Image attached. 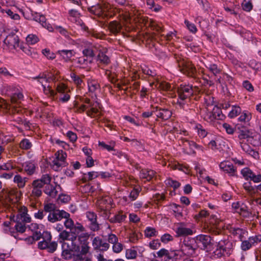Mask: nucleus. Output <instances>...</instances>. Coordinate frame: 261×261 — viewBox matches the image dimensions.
<instances>
[{"label": "nucleus", "instance_id": "nucleus-33", "mask_svg": "<svg viewBox=\"0 0 261 261\" xmlns=\"http://www.w3.org/2000/svg\"><path fill=\"white\" fill-rule=\"evenodd\" d=\"M251 114L247 111L241 112L238 120L241 122H248L251 119Z\"/></svg>", "mask_w": 261, "mask_h": 261}, {"label": "nucleus", "instance_id": "nucleus-24", "mask_svg": "<svg viewBox=\"0 0 261 261\" xmlns=\"http://www.w3.org/2000/svg\"><path fill=\"white\" fill-rule=\"evenodd\" d=\"M58 53L65 62L70 61L75 54L73 50H59L58 51Z\"/></svg>", "mask_w": 261, "mask_h": 261}, {"label": "nucleus", "instance_id": "nucleus-46", "mask_svg": "<svg viewBox=\"0 0 261 261\" xmlns=\"http://www.w3.org/2000/svg\"><path fill=\"white\" fill-rule=\"evenodd\" d=\"M159 88L165 91H170L172 89L171 85L166 82H162L159 83Z\"/></svg>", "mask_w": 261, "mask_h": 261}, {"label": "nucleus", "instance_id": "nucleus-3", "mask_svg": "<svg viewBox=\"0 0 261 261\" xmlns=\"http://www.w3.org/2000/svg\"><path fill=\"white\" fill-rule=\"evenodd\" d=\"M190 85H180L178 88L177 94L178 98L177 101V105L180 108L184 110L188 111L189 109V103L190 102V97L193 95L194 92V89Z\"/></svg>", "mask_w": 261, "mask_h": 261}, {"label": "nucleus", "instance_id": "nucleus-20", "mask_svg": "<svg viewBox=\"0 0 261 261\" xmlns=\"http://www.w3.org/2000/svg\"><path fill=\"white\" fill-rule=\"evenodd\" d=\"M225 116L222 114L220 108L215 106L210 113L208 118L210 121H213L215 119L223 120L225 118Z\"/></svg>", "mask_w": 261, "mask_h": 261}, {"label": "nucleus", "instance_id": "nucleus-40", "mask_svg": "<svg viewBox=\"0 0 261 261\" xmlns=\"http://www.w3.org/2000/svg\"><path fill=\"white\" fill-rule=\"evenodd\" d=\"M16 223L14 226L15 229L17 232L23 233L26 230L25 223L22 222L21 221H13Z\"/></svg>", "mask_w": 261, "mask_h": 261}, {"label": "nucleus", "instance_id": "nucleus-28", "mask_svg": "<svg viewBox=\"0 0 261 261\" xmlns=\"http://www.w3.org/2000/svg\"><path fill=\"white\" fill-rule=\"evenodd\" d=\"M109 29L111 33L114 34H117L120 32L122 29V25L118 21H113L110 22Z\"/></svg>", "mask_w": 261, "mask_h": 261}, {"label": "nucleus", "instance_id": "nucleus-31", "mask_svg": "<svg viewBox=\"0 0 261 261\" xmlns=\"http://www.w3.org/2000/svg\"><path fill=\"white\" fill-rule=\"evenodd\" d=\"M31 13V17H26L28 19H32L34 21L38 22L39 23H41V22H44L45 20V16L43 15H41L36 12H34L32 10L30 11Z\"/></svg>", "mask_w": 261, "mask_h": 261}, {"label": "nucleus", "instance_id": "nucleus-30", "mask_svg": "<svg viewBox=\"0 0 261 261\" xmlns=\"http://www.w3.org/2000/svg\"><path fill=\"white\" fill-rule=\"evenodd\" d=\"M28 179L27 177H22L19 174H16L14 177L13 181L19 188H23L24 187Z\"/></svg>", "mask_w": 261, "mask_h": 261}, {"label": "nucleus", "instance_id": "nucleus-16", "mask_svg": "<svg viewBox=\"0 0 261 261\" xmlns=\"http://www.w3.org/2000/svg\"><path fill=\"white\" fill-rule=\"evenodd\" d=\"M86 217L90 222L89 227L92 231H97L99 229V224L97 222V216L95 213L92 212H87Z\"/></svg>", "mask_w": 261, "mask_h": 261}, {"label": "nucleus", "instance_id": "nucleus-64", "mask_svg": "<svg viewBox=\"0 0 261 261\" xmlns=\"http://www.w3.org/2000/svg\"><path fill=\"white\" fill-rule=\"evenodd\" d=\"M57 209L56 208V206L54 204L49 203H47L44 206V211L45 212L50 213L53 211H56Z\"/></svg>", "mask_w": 261, "mask_h": 261}, {"label": "nucleus", "instance_id": "nucleus-9", "mask_svg": "<svg viewBox=\"0 0 261 261\" xmlns=\"http://www.w3.org/2000/svg\"><path fill=\"white\" fill-rule=\"evenodd\" d=\"M11 221H21L23 223H30L31 218L28 214V209L24 206H21L18 209V213L16 215H12L10 217Z\"/></svg>", "mask_w": 261, "mask_h": 261}, {"label": "nucleus", "instance_id": "nucleus-5", "mask_svg": "<svg viewBox=\"0 0 261 261\" xmlns=\"http://www.w3.org/2000/svg\"><path fill=\"white\" fill-rule=\"evenodd\" d=\"M197 248V244L194 238H187L184 240L181 246V251L188 256L193 255Z\"/></svg>", "mask_w": 261, "mask_h": 261}, {"label": "nucleus", "instance_id": "nucleus-1", "mask_svg": "<svg viewBox=\"0 0 261 261\" xmlns=\"http://www.w3.org/2000/svg\"><path fill=\"white\" fill-rule=\"evenodd\" d=\"M88 239L89 235L83 233L79 236L77 240L73 241V244L72 241H70V244L63 242V256L65 259L70 258L71 256L70 251H72L77 252L73 257L74 261H91L88 257L90 249Z\"/></svg>", "mask_w": 261, "mask_h": 261}, {"label": "nucleus", "instance_id": "nucleus-57", "mask_svg": "<svg viewBox=\"0 0 261 261\" xmlns=\"http://www.w3.org/2000/svg\"><path fill=\"white\" fill-rule=\"evenodd\" d=\"M243 186L244 189L249 194L254 193L255 188L252 186L251 182H245Z\"/></svg>", "mask_w": 261, "mask_h": 261}, {"label": "nucleus", "instance_id": "nucleus-34", "mask_svg": "<svg viewBox=\"0 0 261 261\" xmlns=\"http://www.w3.org/2000/svg\"><path fill=\"white\" fill-rule=\"evenodd\" d=\"M97 60L99 63H101L105 65L109 64L110 62V58L108 57V56H107L103 52H102L101 50L99 51L97 56Z\"/></svg>", "mask_w": 261, "mask_h": 261}, {"label": "nucleus", "instance_id": "nucleus-54", "mask_svg": "<svg viewBox=\"0 0 261 261\" xmlns=\"http://www.w3.org/2000/svg\"><path fill=\"white\" fill-rule=\"evenodd\" d=\"M155 255L153 253H147L142 256V261H158L155 259Z\"/></svg>", "mask_w": 261, "mask_h": 261}, {"label": "nucleus", "instance_id": "nucleus-52", "mask_svg": "<svg viewBox=\"0 0 261 261\" xmlns=\"http://www.w3.org/2000/svg\"><path fill=\"white\" fill-rule=\"evenodd\" d=\"M150 27L152 30H155L158 32H161L163 31V26L161 23L159 22L152 21L150 22Z\"/></svg>", "mask_w": 261, "mask_h": 261}, {"label": "nucleus", "instance_id": "nucleus-45", "mask_svg": "<svg viewBox=\"0 0 261 261\" xmlns=\"http://www.w3.org/2000/svg\"><path fill=\"white\" fill-rule=\"evenodd\" d=\"M179 251L172 250L170 252L168 251L167 254V258L166 260H170L172 261V259L177 260L178 256Z\"/></svg>", "mask_w": 261, "mask_h": 261}, {"label": "nucleus", "instance_id": "nucleus-32", "mask_svg": "<svg viewBox=\"0 0 261 261\" xmlns=\"http://www.w3.org/2000/svg\"><path fill=\"white\" fill-rule=\"evenodd\" d=\"M205 67L215 76H217L221 71V69L216 64L207 63Z\"/></svg>", "mask_w": 261, "mask_h": 261}, {"label": "nucleus", "instance_id": "nucleus-51", "mask_svg": "<svg viewBox=\"0 0 261 261\" xmlns=\"http://www.w3.org/2000/svg\"><path fill=\"white\" fill-rule=\"evenodd\" d=\"M140 190L139 188H134L130 192L129 198L132 201L135 200L139 196Z\"/></svg>", "mask_w": 261, "mask_h": 261}, {"label": "nucleus", "instance_id": "nucleus-4", "mask_svg": "<svg viewBox=\"0 0 261 261\" xmlns=\"http://www.w3.org/2000/svg\"><path fill=\"white\" fill-rule=\"evenodd\" d=\"M178 67L180 72L188 76L194 77L196 74L195 66L189 61L179 58L177 60Z\"/></svg>", "mask_w": 261, "mask_h": 261}, {"label": "nucleus", "instance_id": "nucleus-23", "mask_svg": "<svg viewBox=\"0 0 261 261\" xmlns=\"http://www.w3.org/2000/svg\"><path fill=\"white\" fill-rule=\"evenodd\" d=\"M60 187L59 185H56L55 186L51 184L46 185L44 192L48 196L51 198H55L58 194V191L57 190V187Z\"/></svg>", "mask_w": 261, "mask_h": 261}, {"label": "nucleus", "instance_id": "nucleus-7", "mask_svg": "<svg viewBox=\"0 0 261 261\" xmlns=\"http://www.w3.org/2000/svg\"><path fill=\"white\" fill-rule=\"evenodd\" d=\"M19 39L15 34L8 35L4 40L3 47L5 49H14L19 47Z\"/></svg>", "mask_w": 261, "mask_h": 261}, {"label": "nucleus", "instance_id": "nucleus-58", "mask_svg": "<svg viewBox=\"0 0 261 261\" xmlns=\"http://www.w3.org/2000/svg\"><path fill=\"white\" fill-rule=\"evenodd\" d=\"M137 254V251L134 249H129L126 250L125 255L128 259L135 258Z\"/></svg>", "mask_w": 261, "mask_h": 261}, {"label": "nucleus", "instance_id": "nucleus-13", "mask_svg": "<svg viewBox=\"0 0 261 261\" xmlns=\"http://www.w3.org/2000/svg\"><path fill=\"white\" fill-rule=\"evenodd\" d=\"M99 208L101 211L103 212V215H105L104 216L105 217H108L109 221L112 223H120L125 221L126 216L125 214H123L122 212H119L118 214L115 215L113 217L110 218V216L107 214L108 211L107 208H105L103 206L100 205Z\"/></svg>", "mask_w": 261, "mask_h": 261}, {"label": "nucleus", "instance_id": "nucleus-35", "mask_svg": "<svg viewBox=\"0 0 261 261\" xmlns=\"http://www.w3.org/2000/svg\"><path fill=\"white\" fill-rule=\"evenodd\" d=\"M67 165V163L66 161H58V160L56 159H55L52 161L53 168L56 171L59 170L60 168L66 166Z\"/></svg>", "mask_w": 261, "mask_h": 261}, {"label": "nucleus", "instance_id": "nucleus-47", "mask_svg": "<svg viewBox=\"0 0 261 261\" xmlns=\"http://www.w3.org/2000/svg\"><path fill=\"white\" fill-rule=\"evenodd\" d=\"M20 147L22 149H29L32 147V143L28 139H24L20 142Z\"/></svg>", "mask_w": 261, "mask_h": 261}, {"label": "nucleus", "instance_id": "nucleus-17", "mask_svg": "<svg viewBox=\"0 0 261 261\" xmlns=\"http://www.w3.org/2000/svg\"><path fill=\"white\" fill-rule=\"evenodd\" d=\"M219 167L221 169L228 173L230 176H237V168L230 162L228 161L222 162L220 164Z\"/></svg>", "mask_w": 261, "mask_h": 261}, {"label": "nucleus", "instance_id": "nucleus-25", "mask_svg": "<svg viewBox=\"0 0 261 261\" xmlns=\"http://www.w3.org/2000/svg\"><path fill=\"white\" fill-rule=\"evenodd\" d=\"M89 92L96 93L100 89V85L97 81L93 79H89L87 81Z\"/></svg>", "mask_w": 261, "mask_h": 261}, {"label": "nucleus", "instance_id": "nucleus-63", "mask_svg": "<svg viewBox=\"0 0 261 261\" xmlns=\"http://www.w3.org/2000/svg\"><path fill=\"white\" fill-rule=\"evenodd\" d=\"M42 54L49 59H54L56 57V55L54 53L50 51L49 49H44L42 50Z\"/></svg>", "mask_w": 261, "mask_h": 261}, {"label": "nucleus", "instance_id": "nucleus-18", "mask_svg": "<svg viewBox=\"0 0 261 261\" xmlns=\"http://www.w3.org/2000/svg\"><path fill=\"white\" fill-rule=\"evenodd\" d=\"M175 231L177 237L187 236L192 235L193 233V230L190 228L186 227L183 223L178 224Z\"/></svg>", "mask_w": 261, "mask_h": 261}, {"label": "nucleus", "instance_id": "nucleus-10", "mask_svg": "<svg viewBox=\"0 0 261 261\" xmlns=\"http://www.w3.org/2000/svg\"><path fill=\"white\" fill-rule=\"evenodd\" d=\"M69 213L64 210H56L49 213L47 216V220L50 223H55L61 220L63 218H67Z\"/></svg>", "mask_w": 261, "mask_h": 261}, {"label": "nucleus", "instance_id": "nucleus-37", "mask_svg": "<svg viewBox=\"0 0 261 261\" xmlns=\"http://www.w3.org/2000/svg\"><path fill=\"white\" fill-rule=\"evenodd\" d=\"M99 176V172L96 171L89 172L87 173H85L83 176V179L85 181L92 180Z\"/></svg>", "mask_w": 261, "mask_h": 261}, {"label": "nucleus", "instance_id": "nucleus-22", "mask_svg": "<svg viewBox=\"0 0 261 261\" xmlns=\"http://www.w3.org/2000/svg\"><path fill=\"white\" fill-rule=\"evenodd\" d=\"M155 173V172L152 170L142 169L140 172V177L146 179V181H150L153 177Z\"/></svg>", "mask_w": 261, "mask_h": 261}, {"label": "nucleus", "instance_id": "nucleus-11", "mask_svg": "<svg viewBox=\"0 0 261 261\" xmlns=\"http://www.w3.org/2000/svg\"><path fill=\"white\" fill-rule=\"evenodd\" d=\"M194 238L197 244V247H200L202 250H205L211 246L212 239L208 235L201 234Z\"/></svg>", "mask_w": 261, "mask_h": 261}, {"label": "nucleus", "instance_id": "nucleus-21", "mask_svg": "<svg viewBox=\"0 0 261 261\" xmlns=\"http://www.w3.org/2000/svg\"><path fill=\"white\" fill-rule=\"evenodd\" d=\"M43 241H40L38 243V248L40 249H47L48 243L51 241V235L50 232L44 231L43 233Z\"/></svg>", "mask_w": 261, "mask_h": 261}, {"label": "nucleus", "instance_id": "nucleus-26", "mask_svg": "<svg viewBox=\"0 0 261 261\" xmlns=\"http://www.w3.org/2000/svg\"><path fill=\"white\" fill-rule=\"evenodd\" d=\"M22 168L27 173L31 175L33 174L36 170V165L32 162H26L22 165Z\"/></svg>", "mask_w": 261, "mask_h": 261}, {"label": "nucleus", "instance_id": "nucleus-29", "mask_svg": "<svg viewBox=\"0 0 261 261\" xmlns=\"http://www.w3.org/2000/svg\"><path fill=\"white\" fill-rule=\"evenodd\" d=\"M156 116L161 118L163 120H167L172 115V113L168 110L166 109H160L156 111Z\"/></svg>", "mask_w": 261, "mask_h": 261}, {"label": "nucleus", "instance_id": "nucleus-8", "mask_svg": "<svg viewBox=\"0 0 261 261\" xmlns=\"http://www.w3.org/2000/svg\"><path fill=\"white\" fill-rule=\"evenodd\" d=\"M102 47L98 43L88 42L85 44L82 53L84 56L93 58L97 52L101 50Z\"/></svg>", "mask_w": 261, "mask_h": 261}, {"label": "nucleus", "instance_id": "nucleus-19", "mask_svg": "<svg viewBox=\"0 0 261 261\" xmlns=\"http://www.w3.org/2000/svg\"><path fill=\"white\" fill-rule=\"evenodd\" d=\"M92 245L95 249L102 251H107L110 247V245L103 241L99 237H95L92 241Z\"/></svg>", "mask_w": 261, "mask_h": 261}, {"label": "nucleus", "instance_id": "nucleus-36", "mask_svg": "<svg viewBox=\"0 0 261 261\" xmlns=\"http://www.w3.org/2000/svg\"><path fill=\"white\" fill-rule=\"evenodd\" d=\"M237 213L245 218L249 217L250 215V213L248 211L247 206L246 205V204L243 203H241V205H240V206L239 207V210H238Z\"/></svg>", "mask_w": 261, "mask_h": 261}, {"label": "nucleus", "instance_id": "nucleus-53", "mask_svg": "<svg viewBox=\"0 0 261 261\" xmlns=\"http://www.w3.org/2000/svg\"><path fill=\"white\" fill-rule=\"evenodd\" d=\"M78 66L81 68H84L89 63L88 60L84 57H80L76 60Z\"/></svg>", "mask_w": 261, "mask_h": 261}, {"label": "nucleus", "instance_id": "nucleus-44", "mask_svg": "<svg viewBox=\"0 0 261 261\" xmlns=\"http://www.w3.org/2000/svg\"><path fill=\"white\" fill-rule=\"evenodd\" d=\"M43 237V233L42 234L40 231H35L33 233L32 236L28 238L27 239L31 241L32 243L34 241H36Z\"/></svg>", "mask_w": 261, "mask_h": 261}, {"label": "nucleus", "instance_id": "nucleus-2", "mask_svg": "<svg viewBox=\"0 0 261 261\" xmlns=\"http://www.w3.org/2000/svg\"><path fill=\"white\" fill-rule=\"evenodd\" d=\"M70 217V215L69 214L68 218H65V220L64 222L65 227L69 231L63 230L60 233L59 237L60 242L66 240L72 241L73 244V241L78 239L79 233L84 231L85 228L80 223L77 222L74 224L73 220Z\"/></svg>", "mask_w": 261, "mask_h": 261}, {"label": "nucleus", "instance_id": "nucleus-50", "mask_svg": "<svg viewBox=\"0 0 261 261\" xmlns=\"http://www.w3.org/2000/svg\"><path fill=\"white\" fill-rule=\"evenodd\" d=\"M26 41L28 43L33 45L39 41V39L37 36L30 34L26 38Z\"/></svg>", "mask_w": 261, "mask_h": 261}, {"label": "nucleus", "instance_id": "nucleus-48", "mask_svg": "<svg viewBox=\"0 0 261 261\" xmlns=\"http://www.w3.org/2000/svg\"><path fill=\"white\" fill-rule=\"evenodd\" d=\"M252 172L250 168L246 167L242 169L241 173L246 180H249Z\"/></svg>", "mask_w": 261, "mask_h": 261}, {"label": "nucleus", "instance_id": "nucleus-42", "mask_svg": "<svg viewBox=\"0 0 261 261\" xmlns=\"http://www.w3.org/2000/svg\"><path fill=\"white\" fill-rule=\"evenodd\" d=\"M165 184L169 187H172L174 189H176L179 187L180 184L176 181L172 179L171 178H168L165 181Z\"/></svg>", "mask_w": 261, "mask_h": 261}, {"label": "nucleus", "instance_id": "nucleus-12", "mask_svg": "<svg viewBox=\"0 0 261 261\" xmlns=\"http://www.w3.org/2000/svg\"><path fill=\"white\" fill-rule=\"evenodd\" d=\"M180 145H182L185 148H189L190 151L189 154H195L196 151L195 149L200 151L202 152L204 151V149L202 146L197 144L195 142L193 141H190L186 138H181L180 139Z\"/></svg>", "mask_w": 261, "mask_h": 261}, {"label": "nucleus", "instance_id": "nucleus-62", "mask_svg": "<svg viewBox=\"0 0 261 261\" xmlns=\"http://www.w3.org/2000/svg\"><path fill=\"white\" fill-rule=\"evenodd\" d=\"M242 86L246 90L250 92L254 91V87L249 81H244L242 83Z\"/></svg>", "mask_w": 261, "mask_h": 261}, {"label": "nucleus", "instance_id": "nucleus-49", "mask_svg": "<svg viewBox=\"0 0 261 261\" xmlns=\"http://www.w3.org/2000/svg\"><path fill=\"white\" fill-rule=\"evenodd\" d=\"M44 93L49 96H54L55 92L52 90L49 85H43L42 86Z\"/></svg>", "mask_w": 261, "mask_h": 261}, {"label": "nucleus", "instance_id": "nucleus-61", "mask_svg": "<svg viewBox=\"0 0 261 261\" xmlns=\"http://www.w3.org/2000/svg\"><path fill=\"white\" fill-rule=\"evenodd\" d=\"M185 23L186 25L187 28L188 30L193 33H195L197 29L196 28V27L194 23L190 22L188 20H185Z\"/></svg>", "mask_w": 261, "mask_h": 261}, {"label": "nucleus", "instance_id": "nucleus-15", "mask_svg": "<svg viewBox=\"0 0 261 261\" xmlns=\"http://www.w3.org/2000/svg\"><path fill=\"white\" fill-rule=\"evenodd\" d=\"M218 247L222 249L223 252L226 254L227 256H229L233 251V243L228 239H225L219 241L217 243Z\"/></svg>", "mask_w": 261, "mask_h": 261}, {"label": "nucleus", "instance_id": "nucleus-43", "mask_svg": "<svg viewBox=\"0 0 261 261\" xmlns=\"http://www.w3.org/2000/svg\"><path fill=\"white\" fill-rule=\"evenodd\" d=\"M195 129L197 130L200 137L204 138L207 135V132L201 124H197L195 127Z\"/></svg>", "mask_w": 261, "mask_h": 261}, {"label": "nucleus", "instance_id": "nucleus-6", "mask_svg": "<svg viewBox=\"0 0 261 261\" xmlns=\"http://www.w3.org/2000/svg\"><path fill=\"white\" fill-rule=\"evenodd\" d=\"M220 222L221 220L217 216L212 215L208 221L204 224V228L210 233L218 234L220 231V229H218Z\"/></svg>", "mask_w": 261, "mask_h": 261}, {"label": "nucleus", "instance_id": "nucleus-60", "mask_svg": "<svg viewBox=\"0 0 261 261\" xmlns=\"http://www.w3.org/2000/svg\"><path fill=\"white\" fill-rule=\"evenodd\" d=\"M7 13V14L13 20H19L20 19V16L17 14L14 13L10 9L4 10V13Z\"/></svg>", "mask_w": 261, "mask_h": 261}, {"label": "nucleus", "instance_id": "nucleus-27", "mask_svg": "<svg viewBox=\"0 0 261 261\" xmlns=\"http://www.w3.org/2000/svg\"><path fill=\"white\" fill-rule=\"evenodd\" d=\"M96 2L98 1L99 0H95ZM86 3L91 7V8L89 9L90 11H95L94 13L96 15H100L102 14L104 10L102 7L99 5L97 6H95L93 5L91 0H86Z\"/></svg>", "mask_w": 261, "mask_h": 261}, {"label": "nucleus", "instance_id": "nucleus-56", "mask_svg": "<svg viewBox=\"0 0 261 261\" xmlns=\"http://www.w3.org/2000/svg\"><path fill=\"white\" fill-rule=\"evenodd\" d=\"M55 155L56 156L55 159L58 160V161H66L67 154L63 150L58 151L56 153Z\"/></svg>", "mask_w": 261, "mask_h": 261}, {"label": "nucleus", "instance_id": "nucleus-14", "mask_svg": "<svg viewBox=\"0 0 261 261\" xmlns=\"http://www.w3.org/2000/svg\"><path fill=\"white\" fill-rule=\"evenodd\" d=\"M57 91L60 101L66 102L70 99V90L64 84L58 85L57 88Z\"/></svg>", "mask_w": 261, "mask_h": 261}, {"label": "nucleus", "instance_id": "nucleus-41", "mask_svg": "<svg viewBox=\"0 0 261 261\" xmlns=\"http://www.w3.org/2000/svg\"><path fill=\"white\" fill-rule=\"evenodd\" d=\"M145 236L147 238L155 237L158 234V231L154 228L147 227L144 230Z\"/></svg>", "mask_w": 261, "mask_h": 261}, {"label": "nucleus", "instance_id": "nucleus-39", "mask_svg": "<svg viewBox=\"0 0 261 261\" xmlns=\"http://www.w3.org/2000/svg\"><path fill=\"white\" fill-rule=\"evenodd\" d=\"M33 80H37L38 83L41 84L42 86L48 82V79L44 73H40L38 76L33 77Z\"/></svg>", "mask_w": 261, "mask_h": 261}, {"label": "nucleus", "instance_id": "nucleus-59", "mask_svg": "<svg viewBox=\"0 0 261 261\" xmlns=\"http://www.w3.org/2000/svg\"><path fill=\"white\" fill-rule=\"evenodd\" d=\"M70 77L75 84L78 86L81 85L83 81L79 76L76 75L74 73H71L70 74Z\"/></svg>", "mask_w": 261, "mask_h": 261}, {"label": "nucleus", "instance_id": "nucleus-55", "mask_svg": "<svg viewBox=\"0 0 261 261\" xmlns=\"http://www.w3.org/2000/svg\"><path fill=\"white\" fill-rule=\"evenodd\" d=\"M242 7L244 11L249 12L252 9L253 6L250 2L244 0L242 4Z\"/></svg>", "mask_w": 261, "mask_h": 261}, {"label": "nucleus", "instance_id": "nucleus-38", "mask_svg": "<svg viewBox=\"0 0 261 261\" xmlns=\"http://www.w3.org/2000/svg\"><path fill=\"white\" fill-rule=\"evenodd\" d=\"M241 112V108L239 106H233L231 111L228 114V117L230 118H234L240 114Z\"/></svg>", "mask_w": 261, "mask_h": 261}]
</instances>
